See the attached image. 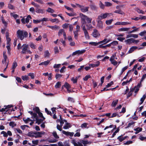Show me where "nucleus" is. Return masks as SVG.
I'll return each instance as SVG.
<instances>
[{
  "mask_svg": "<svg viewBox=\"0 0 146 146\" xmlns=\"http://www.w3.org/2000/svg\"><path fill=\"white\" fill-rule=\"evenodd\" d=\"M28 35L27 33L24 30H19L17 32V37L21 40H23L25 37H27Z\"/></svg>",
  "mask_w": 146,
  "mask_h": 146,
  "instance_id": "f257e3e1",
  "label": "nucleus"
},
{
  "mask_svg": "<svg viewBox=\"0 0 146 146\" xmlns=\"http://www.w3.org/2000/svg\"><path fill=\"white\" fill-rule=\"evenodd\" d=\"M29 46L26 44H24L21 46V49L22 50L21 53L22 54H26V52H27L29 54H31L32 52L30 50H28V48Z\"/></svg>",
  "mask_w": 146,
  "mask_h": 146,
  "instance_id": "f03ea898",
  "label": "nucleus"
},
{
  "mask_svg": "<svg viewBox=\"0 0 146 146\" xmlns=\"http://www.w3.org/2000/svg\"><path fill=\"white\" fill-rule=\"evenodd\" d=\"M6 38L7 40V44L6 48H7V49L8 53L9 54H10V51L11 50L10 46L11 44V39L9 37Z\"/></svg>",
  "mask_w": 146,
  "mask_h": 146,
  "instance_id": "7ed1b4c3",
  "label": "nucleus"
},
{
  "mask_svg": "<svg viewBox=\"0 0 146 146\" xmlns=\"http://www.w3.org/2000/svg\"><path fill=\"white\" fill-rule=\"evenodd\" d=\"M112 15V14L111 13H102L100 15L98 16V20H101L103 19L106 18L108 15Z\"/></svg>",
  "mask_w": 146,
  "mask_h": 146,
  "instance_id": "20e7f679",
  "label": "nucleus"
},
{
  "mask_svg": "<svg viewBox=\"0 0 146 146\" xmlns=\"http://www.w3.org/2000/svg\"><path fill=\"white\" fill-rule=\"evenodd\" d=\"M80 16L81 18V22L82 24L85 25L86 24V20L87 18V16L82 13L80 14Z\"/></svg>",
  "mask_w": 146,
  "mask_h": 146,
  "instance_id": "39448f33",
  "label": "nucleus"
},
{
  "mask_svg": "<svg viewBox=\"0 0 146 146\" xmlns=\"http://www.w3.org/2000/svg\"><path fill=\"white\" fill-rule=\"evenodd\" d=\"M92 35L93 37L95 38L99 37L100 36L99 33L96 29H94L93 30Z\"/></svg>",
  "mask_w": 146,
  "mask_h": 146,
  "instance_id": "423d86ee",
  "label": "nucleus"
},
{
  "mask_svg": "<svg viewBox=\"0 0 146 146\" xmlns=\"http://www.w3.org/2000/svg\"><path fill=\"white\" fill-rule=\"evenodd\" d=\"M86 51L85 50H78L73 52L72 54V56H74L76 54L80 55L84 53Z\"/></svg>",
  "mask_w": 146,
  "mask_h": 146,
  "instance_id": "0eeeda50",
  "label": "nucleus"
},
{
  "mask_svg": "<svg viewBox=\"0 0 146 146\" xmlns=\"http://www.w3.org/2000/svg\"><path fill=\"white\" fill-rule=\"evenodd\" d=\"M142 85L141 83H138L136 86L134 87V92L137 93L139 90V88Z\"/></svg>",
  "mask_w": 146,
  "mask_h": 146,
  "instance_id": "6e6552de",
  "label": "nucleus"
},
{
  "mask_svg": "<svg viewBox=\"0 0 146 146\" xmlns=\"http://www.w3.org/2000/svg\"><path fill=\"white\" fill-rule=\"evenodd\" d=\"M97 27L100 29H102L104 27V25L102 22L100 20L98 21Z\"/></svg>",
  "mask_w": 146,
  "mask_h": 146,
  "instance_id": "1a4fd4ad",
  "label": "nucleus"
},
{
  "mask_svg": "<svg viewBox=\"0 0 146 146\" xmlns=\"http://www.w3.org/2000/svg\"><path fill=\"white\" fill-rule=\"evenodd\" d=\"M131 23H128L125 22H118L115 24V25H126L131 24Z\"/></svg>",
  "mask_w": 146,
  "mask_h": 146,
  "instance_id": "9d476101",
  "label": "nucleus"
},
{
  "mask_svg": "<svg viewBox=\"0 0 146 146\" xmlns=\"http://www.w3.org/2000/svg\"><path fill=\"white\" fill-rule=\"evenodd\" d=\"M38 7H37L36 8V12L38 13H41V14H44L45 12L44 10L39 8Z\"/></svg>",
  "mask_w": 146,
  "mask_h": 146,
  "instance_id": "9b49d317",
  "label": "nucleus"
},
{
  "mask_svg": "<svg viewBox=\"0 0 146 146\" xmlns=\"http://www.w3.org/2000/svg\"><path fill=\"white\" fill-rule=\"evenodd\" d=\"M111 40L110 39L108 40L106 38H105L103 40L98 42V44H102V45L104 44L107 43H108Z\"/></svg>",
  "mask_w": 146,
  "mask_h": 146,
  "instance_id": "f8f14e48",
  "label": "nucleus"
},
{
  "mask_svg": "<svg viewBox=\"0 0 146 146\" xmlns=\"http://www.w3.org/2000/svg\"><path fill=\"white\" fill-rule=\"evenodd\" d=\"M12 107L11 105H8L7 106H4V108L1 109L0 108V111L1 112L6 111H7L9 110H7L8 108H11Z\"/></svg>",
  "mask_w": 146,
  "mask_h": 146,
  "instance_id": "ddd939ff",
  "label": "nucleus"
},
{
  "mask_svg": "<svg viewBox=\"0 0 146 146\" xmlns=\"http://www.w3.org/2000/svg\"><path fill=\"white\" fill-rule=\"evenodd\" d=\"M32 118L33 119V121H34L35 119L36 120V123H38V124H39L40 122H38V119L37 114L36 113H34L32 115Z\"/></svg>",
  "mask_w": 146,
  "mask_h": 146,
  "instance_id": "4468645a",
  "label": "nucleus"
},
{
  "mask_svg": "<svg viewBox=\"0 0 146 146\" xmlns=\"http://www.w3.org/2000/svg\"><path fill=\"white\" fill-rule=\"evenodd\" d=\"M62 133L66 135H69L70 137L72 136L74 134V133L73 132H67L64 130L62 131Z\"/></svg>",
  "mask_w": 146,
  "mask_h": 146,
  "instance_id": "2eb2a0df",
  "label": "nucleus"
},
{
  "mask_svg": "<svg viewBox=\"0 0 146 146\" xmlns=\"http://www.w3.org/2000/svg\"><path fill=\"white\" fill-rule=\"evenodd\" d=\"M71 125L70 123H68L67 121L65 123L64 125L63 126V128L64 129H67L71 127Z\"/></svg>",
  "mask_w": 146,
  "mask_h": 146,
  "instance_id": "dca6fc26",
  "label": "nucleus"
},
{
  "mask_svg": "<svg viewBox=\"0 0 146 146\" xmlns=\"http://www.w3.org/2000/svg\"><path fill=\"white\" fill-rule=\"evenodd\" d=\"M63 87H64L66 89L67 91L68 92H70V91L69 89L70 88V86L69 84L67 82H66L64 85L62 86V88H63Z\"/></svg>",
  "mask_w": 146,
  "mask_h": 146,
  "instance_id": "f3484780",
  "label": "nucleus"
},
{
  "mask_svg": "<svg viewBox=\"0 0 146 146\" xmlns=\"http://www.w3.org/2000/svg\"><path fill=\"white\" fill-rule=\"evenodd\" d=\"M129 29V28L123 27L119 29L118 31L119 32H125L128 31Z\"/></svg>",
  "mask_w": 146,
  "mask_h": 146,
  "instance_id": "a211bd4d",
  "label": "nucleus"
},
{
  "mask_svg": "<svg viewBox=\"0 0 146 146\" xmlns=\"http://www.w3.org/2000/svg\"><path fill=\"white\" fill-rule=\"evenodd\" d=\"M89 7L82 6L80 8L81 11L83 12H86L88 11Z\"/></svg>",
  "mask_w": 146,
  "mask_h": 146,
  "instance_id": "6ab92c4d",
  "label": "nucleus"
},
{
  "mask_svg": "<svg viewBox=\"0 0 146 146\" xmlns=\"http://www.w3.org/2000/svg\"><path fill=\"white\" fill-rule=\"evenodd\" d=\"M142 130V128L140 127H138L134 129V130L135 131V133L137 134L139 133Z\"/></svg>",
  "mask_w": 146,
  "mask_h": 146,
  "instance_id": "aec40b11",
  "label": "nucleus"
},
{
  "mask_svg": "<svg viewBox=\"0 0 146 146\" xmlns=\"http://www.w3.org/2000/svg\"><path fill=\"white\" fill-rule=\"evenodd\" d=\"M47 27L53 30L58 29H60V27L56 25L54 26H48Z\"/></svg>",
  "mask_w": 146,
  "mask_h": 146,
  "instance_id": "412c9836",
  "label": "nucleus"
},
{
  "mask_svg": "<svg viewBox=\"0 0 146 146\" xmlns=\"http://www.w3.org/2000/svg\"><path fill=\"white\" fill-rule=\"evenodd\" d=\"M137 48V47L136 46H133L128 51V52L129 53H132L134 50H135Z\"/></svg>",
  "mask_w": 146,
  "mask_h": 146,
  "instance_id": "4be33fe9",
  "label": "nucleus"
},
{
  "mask_svg": "<svg viewBox=\"0 0 146 146\" xmlns=\"http://www.w3.org/2000/svg\"><path fill=\"white\" fill-rule=\"evenodd\" d=\"M29 46L31 48L33 49H36V45L32 42H31L29 43Z\"/></svg>",
  "mask_w": 146,
  "mask_h": 146,
  "instance_id": "5701e85b",
  "label": "nucleus"
},
{
  "mask_svg": "<svg viewBox=\"0 0 146 146\" xmlns=\"http://www.w3.org/2000/svg\"><path fill=\"white\" fill-rule=\"evenodd\" d=\"M3 57L4 59L2 61V63L3 64H4L5 63L9 62L7 56H3Z\"/></svg>",
  "mask_w": 146,
  "mask_h": 146,
  "instance_id": "b1692460",
  "label": "nucleus"
},
{
  "mask_svg": "<svg viewBox=\"0 0 146 146\" xmlns=\"http://www.w3.org/2000/svg\"><path fill=\"white\" fill-rule=\"evenodd\" d=\"M146 97V95H144L140 99V102L139 103V105H140L141 104H143L145 100V99Z\"/></svg>",
  "mask_w": 146,
  "mask_h": 146,
  "instance_id": "393cba45",
  "label": "nucleus"
},
{
  "mask_svg": "<svg viewBox=\"0 0 146 146\" xmlns=\"http://www.w3.org/2000/svg\"><path fill=\"white\" fill-rule=\"evenodd\" d=\"M35 133V132H34L32 131L28 133L27 135L29 137H34Z\"/></svg>",
  "mask_w": 146,
  "mask_h": 146,
  "instance_id": "a878e982",
  "label": "nucleus"
},
{
  "mask_svg": "<svg viewBox=\"0 0 146 146\" xmlns=\"http://www.w3.org/2000/svg\"><path fill=\"white\" fill-rule=\"evenodd\" d=\"M127 137V136L125 137H122L121 136H120L117 137V139L120 141L121 142L125 140L126 138Z\"/></svg>",
  "mask_w": 146,
  "mask_h": 146,
  "instance_id": "bb28decb",
  "label": "nucleus"
},
{
  "mask_svg": "<svg viewBox=\"0 0 146 146\" xmlns=\"http://www.w3.org/2000/svg\"><path fill=\"white\" fill-rule=\"evenodd\" d=\"M50 56V53L49 51L47 50H46L44 52V56L45 58H48Z\"/></svg>",
  "mask_w": 146,
  "mask_h": 146,
  "instance_id": "cd10ccee",
  "label": "nucleus"
},
{
  "mask_svg": "<svg viewBox=\"0 0 146 146\" xmlns=\"http://www.w3.org/2000/svg\"><path fill=\"white\" fill-rule=\"evenodd\" d=\"M118 100H113L111 104V105L113 107H115L118 103Z\"/></svg>",
  "mask_w": 146,
  "mask_h": 146,
  "instance_id": "c85d7f7f",
  "label": "nucleus"
},
{
  "mask_svg": "<svg viewBox=\"0 0 146 146\" xmlns=\"http://www.w3.org/2000/svg\"><path fill=\"white\" fill-rule=\"evenodd\" d=\"M46 11L48 13H53L54 12V11L50 8L48 7L46 10Z\"/></svg>",
  "mask_w": 146,
  "mask_h": 146,
  "instance_id": "c756f323",
  "label": "nucleus"
},
{
  "mask_svg": "<svg viewBox=\"0 0 146 146\" xmlns=\"http://www.w3.org/2000/svg\"><path fill=\"white\" fill-rule=\"evenodd\" d=\"M39 133V132H37L35 133V135L34 137L35 138H38V137H42V135H40V133Z\"/></svg>",
  "mask_w": 146,
  "mask_h": 146,
  "instance_id": "7c9ffc66",
  "label": "nucleus"
},
{
  "mask_svg": "<svg viewBox=\"0 0 146 146\" xmlns=\"http://www.w3.org/2000/svg\"><path fill=\"white\" fill-rule=\"evenodd\" d=\"M86 38L88 39H90V36L87 31H85L84 32Z\"/></svg>",
  "mask_w": 146,
  "mask_h": 146,
  "instance_id": "2f4dec72",
  "label": "nucleus"
},
{
  "mask_svg": "<svg viewBox=\"0 0 146 146\" xmlns=\"http://www.w3.org/2000/svg\"><path fill=\"white\" fill-rule=\"evenodd\" d=\"M50 20L52 23L55 22L56 23H58L59 22V21L57 19H50Z\"/></svg>",
  "mask_w": 146,
  "mask_h": 146,
  "instance_id": "473e14b6",
  "label": "nucleus"
},
{
  "mask_svg": "<svg viewBox=\"0 0 146 146\" xmlns=\"http://www.w3.org/2000/svg\"><path fill=\"white\" fill-rule=\"evenodd\" d=\"M23 121L26 123H28L29 122L32 121V120L30 119L29 118H24L23 119Z\"/></svg>",
  "mask_w": 146,
  "mask_h": 146,
  "instance_id": "72a5a7b5",
  "label": "nucleus"
},
{
  "mask_svg": "<svg viewBox=\"0 0 146 146\" xmlns=\"http://www.w3.org/2000/svg\"><path fill=\"white\" fill-rule=\"evenodd\" d=\"M80 142L82 143L84 145L88 144H90L91 143V142H88L87 141H84V140H81L80 141Z\"/></svg>",
  "mask_w": 146,
  "mask_h": 146,
  "instance_id": "f704fd0d",
  "label": "nucleus"
},
{
  "mask_svg": "<svg viewBox=\"0 0 146 146\" xmlns=\"http://www.w3.org/2000/svg\"><path fill=\"white\" fill-rule=\"evenodd\" d=\"M136 11L139 13H141L142 14H144L145 13L143 11L138 8H136Z\"/></svg>",
  "mask_w": 146,
  "mask_h": 146,
  "instance_id": "c9c22d12",
  "label": "nucleus"
},
{
  "mask_svg": "<svg viewBox=\"0 0 146 146\" xmlns=\"http://www.w3.org/2000/svg\"><path fill=\"white\" fill-rule=\"evenodd\" d=\"M17 66V63L16 61H14L13 63L12 69H15Z\"/></svg>",
  "mask_w": 146,
  "mask_h": 146,
  "instance_id": "e433bc0d",
  "label": "nucleus"
},
{
  "mask_svg": "<svg viewBox=\"0 0 146 146\" xmlns=\"http://www.w3.org/2000/svg\"><path fill=\"white\" fill-rule=\"evenodd\" d=\"M71 80L73 83H76L77 82V77H72L71 78Z\"/></svg>",
  "mask_w": 146,
  "mask_h": 146,
  "instance_id": "4c0bfd02",
  "label": "nucleus"
},
{
  "mask_svg": "<svg viewBox=\"0 0 146 146\" xmlns=\"http://www.w3.org/2000/svg\"><path fill=\"white\" fill-rule=\"evenodd\" d=\"M60 125L61 126H62L63 124L64 123V122H65V123L67 121L65 120H62L61 119V116H60Z\"/></svg>",
  "mask_w": 146,
  "mask_h": 146,
  "instance_id": "58836bf2",
  "label": "nucleus"
},
{
  "mask_svg": "<svg viewBox=\"0 0 146 146\" xmlns=\"http://www.w3.org/2000/svg\"><path fill=\"white\" fill-rule=\"evenodd\" d=\"M113 21V19L107 20L106 21V23L107 25H110L111 23Z\"/></svg>",
  "mask_w": 146,
  "mask_h": 146,
  "instance_id": "ea45409f",
  "label": "nucleus"
},
{
  "mask_svg": "<svg viewBox=\"0 0 146 146\" xmlns=\"http://www.w3.org/2000/svg\"><path fill=\"white\" fill-rule=\"evenodd\" d=\"M21 78L24 81L28 80L29 79L28 76L26 75L22 76Z\"/></svg>",
  "mask_w": 146,
  "mask_h": 146,
  "instance_id": "a19ab883",
  "label": "nucleus"
},
{
  "mask_svg": "<svg viewBox=\"0 0 146 146\" xmlns=\"http://www.w3.org/2000/svg\"><path fill=\"white\" fill-rule=\"evenodd\" d=\"M114 13H119L121 15H123L124 14V12L121 10H116L114 11Z\"/></svg>",
  "mask_w": 146,
  "mask_h": 146,
  "instance_id": "79ce46f5",
  "label": "nucleus"
},
{
  "mask_svg": "<svg viewBox=\"0 0 146 146\" xmlns=\"http://www.w3.org/2000/svg\"><path fill=\"white\" fill-rule=\"evenodd\" d=\"M78 31H74V38L76 39H77L78 38Z\"/></svg>",
  "mask_w": 146,
  "mask_h": 146,
  "instance_id": "37998d69",
  "label": "nucleus"
},
{
  "mask_svg": "<svg viewBox=\"0 0 146 146\" xmlns=\"http://www.w3.org/2000/svg\"><path fill=\"white\" fill-rule=\"evenodd\" d=\"M133 38L128 39L125 40V42L129 44L131 43L133 41Z\"/></svg>",
  "mask_w": 146,
  "mask_h": 146,
  "instance_id": "c03bdc74",
  "label": "nucleus"
},
{
  "mask_svg": "<svg viewBox=\"0 0 146 146\" xmlns=\"http://www.w3.org/2000/svg\"><path fill=\"white\" fill-rule=\"evenodd\" d=\"M61 86L60 82H58L55 85V88H59Z\"/></svg>",
  "mask_w": 146,
  "mask_h": 146,
  "instance_id": "a18cd8bd",
  "label": "nucleus"
},
{
  "mask_svg": "<svg viewBox=\"0 0 146 146\" xmlns=\"http://www.w3.org/2000/svg\"><path fill=\"white\" fill-rule=\"evenodd\" d=\"M114 127L113 128V130H114V129H115V128H116V126L113 125H110L109 126H107V127H106L105 128H104V130H105L109 128H111L113 127Z\"/></svg>",
  "mask_w": 146,
  "mask_h": 146,
  "instance_id": "49530a36",
  "label": "nucleus"
},
{
  "mask_svg": "<svg viewBox=\"0 0 146 146\" xmlns=\"http://www.w3.org/2000/svg\"><path fill=\"white\" fill-rule=\"evenodd\" d=\"M52 135L55 138L58 139L59 138L58 136L57 135L56 132L55 131H53L52 133Z\"/></svg>",
  "mask_w": 146,
  "mask_h": 146,
  "instance_id": "de8ad7c7",
  "label": "nucleus"
},
{
  "mask_svg": "<svg viewBox=\"0 0 146 146\" xmlns=\"http://www.w3.org/2000/svg\"><path fill=\"white\" fill-rule=\"evenodd\" d=\"M9 125L12 127H13L16 125V124L14 122L12 121L10 122Z\"/></svg>",
  "mask_w": 146,
  "mask_h": 146,
  "instance_id": "09e8293b",
  "label": "nucleus"
},
{
  "mask_svg": "<svg viewBox=\"0 0 146 146\" xmlns=\"http://www.w3.org/2000/svg\"><path fill=\"white\" fill-rule=\"evenodd\" d=\"M1 18L2 22L5 26H6L7 25V23L5 21L3 17H1Z\"/></svg>",
  "mask_w": 146,
  "mask_h": 146,
  "instance_id": "8fccbe9b",
  "label": "nucleus"
},
{
  "mask_svg": "<svg viewBox=\"0 0 146 146\" xmlns=\"http://www.w3.org/2000/svg\"><path fill=\"white\" fill-rule=\"evenodd\" d=\"M111 64H113V65L115 66L117 65L118 63V62L115 60H113L110 61Z\"/></svg>",
  "mask_w": 146,
  "mask_h": 146,
  "instance_id": "3c124183",
  "label": "nucleus"
},
{
  "mask_svg": "<svg viewBox=\"0 0 146 146\" xmlns=\"http://www.w3.org/2000/svg\"><path fill=\"white\" fill-rule=\"evenodd\" d=\"M31 18V16L29 15L26 19L25 22L27 23H28L29 22L30 19Z\"/></svg>",
  "mask_w": 146,
  "mask_h": 146,
  "instance_id": "603ef678",
  "label": "nucleus"
},
{
  "mask_svg": "<svg viewBox=\"0 0 146 146\" xmlns=\"http://www.w3.org/2000/svg\"><path fill=\"white\" fill-rule=\"evenodd\" d=\"M139 35L141 36H143L146 35V31H143L140 32L139 34Z\"/></svg>",
  "mask_w": 146,
  "mask_h": 146,
  "instance_id": "864d4df0",
  "label": "nucleus"
},
{
  "mask_svg": "<svg viewBox=\"0 0 146 146\" xmlns=\"http://www.w3.org/2000/svg\"><path fill=\"white\" fill-rule=\"evenodd\" d=\"M10 15L11 16L13 17L15 19H17L18 16L17 14H15L12 13H10Z\"/></svg>",
  "mask_w": 146,
  "mask_h": 146,
  "instance_id": "5fc2aeb1",
  "label": "nucleus"
},
{
  "mask_svg": "<svg viewBox=\"0 0 146 146\" xmlns=\"http://www.w3.org/2000/svg\"><path fill=\"white\" fill-rule=\"evenodd\" d=\"M64 31L63 29L60 30L58 33V35L59 36H60L62 34V33H64Z\"/></svg>",
  "mask_w": 146,
  "mask_h": 146,
  "instance_id": "6e6d98bb",
  "label": "nucleus"
},
{
  "mask_svg": "<svg viewBox=\"0 0 146 146\" xmlns=\"http://www.w3.org/2000/svg\"><path fill=\"white\" fill-rule=\"evenodd\" d=\"M89 44L95 46H97L98 44V42H90L89 43Z\"/></svg>",
  "mask_w": 146,
  "mask_h": 146,
  "instance_id": "4d7b16f0",
  "label": "nucleus"
},
{
  "mask_svg": "<svg viewBox=\"0 0 146 146\" xmlns=\"http://www.w3.org/2000/svg\"><path fill=\"white\" fill-rule=\"evenodd\" d=\"M116 56V53H115L113 55L110 57V60L111 61L115 59V57Z\"/></svg>",
  "mask_w": 146,
  "mask_h": 146,
  "instance_id": "13d9d810",
  "label": "nucleus"
},
{
  "mask_svg": "<svg viewBox=\"0 0 146 146\" xmlns=\"http://www.w3.org/2000/svg\"><path fill=\"white\" fill-rule=\"evenodd\" d=\"M34 1L37 2L40 4H44V3L42 0H34Z\"/></svg>",
  "mask_w": 146,
  "mask_h": 146,
  "instance_id": "bf43d9fd",
  "label": "nucleus"
},
{
  "mask_svg": "<svg viewBox=\"0 0 146 146\" xmlns=\"http://www.w3.org/2000/svg\"><path fill=\"white\" fill-rule=\"evenodd\" d=\"M146 78V74H144L143 75L142 77L141 78V80L139 83H141V84L143 80Z\"/></svg>",
  "mask_w": 146,
  "mask_h": 146,
  "instance_id": "052dcab7",
  "label": "nucleus"
},
{
  "mask_svg": "<svg viewBox=\"0 0 146 146\" xmlns=\"http://www.w3.org/2000/svg\"><path fill=\"white\" fill-rule=\"evenodd\" d=\"M31 4L33 5L34 7L36 8L37 7H39V5L35 3L34 2L32 1L31 2Z\"/></svg>",
  "mask_w": 146,
  "mask_h": 146,
  "instance_id": "680f3d73",
  "label": "nucleus"
},
{
  "mask_svg": "<svg viewBox=\"0 0 146 146\" xmlns=\"http://www.w3.org/2000/svg\"><path fill=\"white\" fill-rule=\"evenodd\" d=\"M54 52L55 54L58 53L59 52V50L57 46H55L54 48Z\"/></svg>",
  "mask_w": 146,
  "mask_h": 146,
  "instance_id": "e2e57ef3",
  "label": "nucleus"
},
{
  "mask_svg": "<svg viewBox=\"0 0 146 146\" xmlns=\"http://www.w3.org/2000/svg\"><path fill=\"white\" fill-rule=\"evenodd\" d=\"M111 45L115 46L116 45L118 44V42L117 41H114L111 43Z\"/></svg>",
  "mask_w": 146,
  "mask_h": 146,
  "instance_id": "0e129e2a",
  "label": "nucleus"
},
{
  "mask_svg": "<svg viewBox=\"0 0 146 146\" xmlns=\"http://www.w3.org/2000/svg\"><path fill=\"white\" fill-rule=\"evenodd\" d=\"M90 78V75H87L86 76L83 78V80L84 81H87L88 79Z\"/></svg>",
  "mask_w": 146,
  "mask_h": 146,
  "instance_id": "69168bd1",
  "label": "nucleus"
},
{
  "mask_svg": "<svg viewBox=\"0 0 146 146\" xmlns=\"http://www.w3.org/2000/svg\"><path fill=\"white\" fill-rule=\"evenodd\" d=\"M32 143L34 145H37L38 143V140H33L32 141Z\"/></svg>",
  "mask_w": 146,
  "mask_h": 146,
  "instance_id": "338daca9",
  "label": "nucleus"
},
{
  "mask_svg": "<svg viewBox=\"0 0 146 146\" xmlns=\"http://www.w3.org/2000/svg\"><path fill=\"white\" fill-rule=\"evenodd\" d=\"M99 6L102 9H103L104 8V5L102 3V2L101 1H100L99 4Z\"/></svg>",
  "mask_w": 146,
  "mask_h": 146,
  "instance_id": "774afa93",
  "label": "nucleus"
}]
</instances>
